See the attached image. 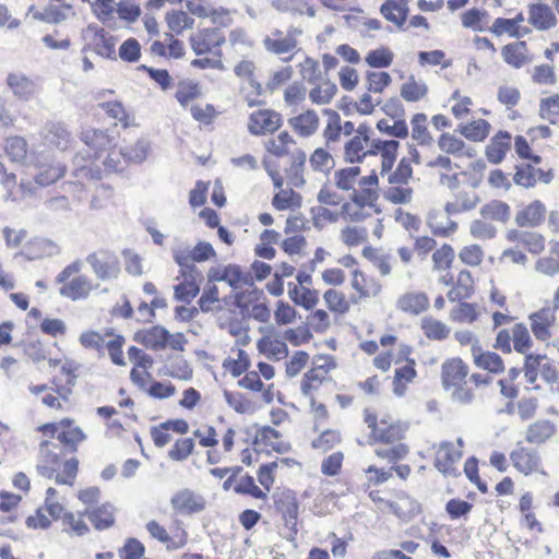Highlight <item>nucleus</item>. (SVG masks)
<instances>
[{
    "instance_id": "nucleus-32",
    "label": "nucleus",
    "mask_w": 559,
    "mask_h": 559,
    "mask_svg": "<svg viewBox=\"0 0 559 559\" xmlns=\"http://www.w3.org/2000/svg\"><path fill=\"white\" fill-rule=\"evenodd\" d=\"M171 360L169 366H167V371L165 374L175 378L188 381L192 378L193 371L189 366L188 361L182 356H171L169 357Z\"/></svg>"
},
{
    "instance_id": "nucleus-3",
    "label": "nucleus",
    "mask_w": 559,
    "mask_h": 559,
    "mask_svg": "<svg viewBox=\"0 0 559 559\" xmlns=\"http://www.w3.org/2000/svg\"><path fill=\"white\" fill-rule=\"evenodd\" d=\"M282 117L274 110H258L250 115L248 130L253 135L273 133L280 129Z\"/></svg>"
},
{
    "instance_id": "nucleus-18",
    "label": "nucleus",
    "mask_w": 559,
    "mask_h": 559,
    "mask_svg": "<svg viewBox=\"0 0 559 559\" xmlns=\"http://www.w3.org/2000/svg\"><path fill=\"white\" fill-rule=\"evenodd\" d=\"M81 140L96 152L105 151L115 145V136L106 131L98 129H88L82 132Z\"/></svg>"
},
{
    "instance_id": "nucleus-17",
    "label": "nucleus",
    "mask_w": 559,
    "mask_h": 559,
    "mask_svg": "<svg viewBox=\"0 0 559 559\" xmlns=\"http://www.w3.org/2000/svg\"><path fill=\"white\" fill-rule=\"evenodd\" d=\"M428 306L429 299L425 293H407L397 299V308L412 314L424 312Z\"/></svg>"
},
{
    "instance_id": "nucleus-4",
    "label": "nucleus",
    "mask_w": 559,
    "mask_h": 559,
    "mask_svg": "<svg viewBox=\"0 0 559 559\" xmlns=\"http://www.w3.org/2000/svg\"><path fill=\"white\" fill-rule=\"evenodd\" d=\"M170 332L163 325H154L150 329L139 330L133 335V341L152 350L165 349L168 345Z\"/></svg>"
},
{
    "instance_id": "nucleus-52",
    "label": "nucleus",
    "mask_w": 559,
    "mask_h": 559,
    "mask_svg": "<svg viewBox=\"0 0 559 559\" xmlns=\"http://www.w3.org/2000/svg\"><path fill=\"white\" fill-rule=\"evenodd\" d=\"M194 449V441L191 438L179 439L175 442L168 452V456L173 461L186 460Z\"/></svg>"
},
{
    "instance_id": "nucleus-13",
    "label": "nucleus",
    "mask_w": 559,
    "mask_h": 559,
    "mask_svg": "<svg viewBox=\"0 0 559 559\" xmlns=\"http://www.w3.org/2000/svg\"><path fill=\"white\" fill-rule=\"evenodd\" d=\"M546 216V206L539 200L530 203L525 209L519 211L515 215V223L519 227H537Z\"/></svg>"
},
{
    "instance_id": "nucleus-27",
    "label": "nucleus",
    "mask_w": 559,
    "mask_h": 559,
    "mask_svg": "<svg viewBox=\"0 0 559 559\" xmlns=\"http://www.w3.org/2000/svg\"><path fill=\"white\" fill-rule=\"evenodd\" d=\"M46 140L61 151H66L71 143V133L61 122L48 127Z\"/></svg>"
},
{
    "instance_id": "nucleus-10",
    "label": "nucleus",
    "mask_w": 559,
    "mask_h": 559,
    "mask_svg": "<svg viewBox=\"0 0 559 559\" xmlns=\"http://www.w3.org/2000/svg\"><path fill=\"white\" fill-rule=\"evenodd\" d=\"M513 466L524 475L537 472L540 465V456L536 450L520 447L510 453Z\"/></svg>"
},
{
    "instance_id": "nucleus-41",
    "label": "nucleus",
    "mask_w": 559,
    "mask_h": 559,
    "mask_svg": "<svg viewBox=\"0 0 559 559\" xmlns=\"http://www.w3.org/2000/svg\"><path fill=\"white\" fill-rule=\"evenodd\" d=\"M407 428L408 426L403 423L390 425L386 428H381L374 440L382 443H392L403 439Z\"/></svg>"
},
{
    "instance_id": "nucleus-29",
    "label": "nucleus",
    "mask_w": 559,
    "mask_h": 559,
    "mask_svg": "<svg viewBox=\"0 0 559 559\" xmlns=\"http://www.w3.org/2000/svg\"><path fill=\"white\" fill-rule=\"evenodd\" d=\"M306 163V153L302 150H297L292 156V165L289 169H287V175L289 177L290 183L300 188L305 185L306 180L304 178V167Z\"/></svg>"
},
{
    "instance_id": "nucleus-11",
    "label": "nucleus",
    "mask_w": 559,
    "mask_h": 559,
    "mask_svg": "<svg viewBox=\"0 0 559 559\" xmlns=\"http://www.w3.org/2000/svg\"><path fill=\"white\" fill-rule=\"evenodd\" d=\"M7 84L20 100H29L37 92V84L22 72L9 73Z\"/></svg>"
},
{
    "instance_id": "nucleus-48",
    "label": "nucleus",
    "mask_w": 559,
    "mask_h": 559,
    "mask_svg": "<svg viewBox=\"0 0 559 559\" xmlns=\"http://www.w3.org/2000/svg\"><path fill=\"white\" fill-rule=\"evenodd\" d=\"M325 380V377L322 372L318 371V369H310L306 373H304L300 390L304 396H310V392L313 390H318L322 382Z\"/></svg>"
},
{
    "instance_id": "nucleus-44",
    "label": "nucleus",
    "mask_w": 559,
    "mask_h": 559,
    "mask_svg": "<svg viewBox=\"0 0 559 559\" xmlns=\"http://www.w3.org/2000/svg\"><path fill=\"white\" fill-rule=\"evenodd\" d=\"M27 144L21 136H12L7 140L5 152L13 162H23L27 158Z\"/></svg>"
},
{
    "instance_id": "nucleus-30",
    "label": "nucleus",
    "mask_w": 559,
    "mask_h": 559,
    "mask_svg": "<svg viewBox=\"0 0 559 559\" xmlns=\"http://www.w3.org/2000/svg\"><path fill=\"white\" fill-rule=\"evenodd\" d=\"M490 131V123L487 120L478 119L474 120L468 124L461 126L460 132L471 141H483L485 140Z\"/></svg>"
},
{
    "instance_id": "nucleus-46",
    "label": "nucleus",
    "mask_w": 559,
    "mask_h": 559,
    "mask_svg": "<svg viewBox=\"0 0 559 559\" xmlns=\"http://www.w3.org/2000/svg\"><path fill=\"white\" fill-rule=\"evenodd\" d=\"M377 129L393 138L405 139L408 135V127L402 118H397L393 126H390L388 120L381 119L377 122Z\"/></svg>"
},
{
    "instance_id": "nucleus-42",
    "label": "nucleus",
    "mask_w": 559,
    "mask_h": 559,
    "mask_svg": "<svg viewBox=\"0 0 559 559\" xmlns=\"http://www.w3.org/2000/svg\"><path fill=\"white\" fill-rule=\"evenodd\" d=\"M426 120L427 116L425 114H416L411 121L413 127L412 136L414 140L418 141L420 145H428L432 141V136L424 124Z\"/></svg>"
},
{
    "instance_id": "nucleus-24",
    "label": "nucleus",
    "mask_w": 559,
    "mask_h": 559,
    "mask_svg": "<svg viewBox=\"0 0 559 559\" xmlns=\"http://www.w3.org/2000/svg\"><path fill=\"white\" fill-rule=\"evenodd\" d=\"M91 289L90 281L84 276H78L60 288V295L71 300H79L86 298Z\"/></svg>"
},
{
    "instance_id": "nucleus-47",
    "label": "nucleus",
    "mask_w": 559,
    "mask_h": 559,
    "mask_svg": "<svg viewBox=\"0 0 559 559\" xmlns=\"http://www.w3.org/2000/svg\"><path fill=\"white\" fill-rule=\"evenodd\" d=\"M86 439V435L79 427L59 431L57 440L64 447H68L71 452H75L78 444Z\"/></svg>"
},
{
    "instance_id": "nucleus-8",
    "label": "nucleus",
    "mask_w": 559,
    "mask_h": 559,
    "mask_svg": "<svg viewBox=\"0 0 559 559\" xmlns=\"http://www.w3.org/2000/svg\"><path fill=\"white\" fill-rule=\"evenodd\" d=\"M531 329L538 341L550 338V326L555 323V309L545 307L530 314Z\"/></svg>"
},
{
    "instance_id": "nucleus-45",
    "label": "nucleus",
    "mask_w": 559,
    "mask_h": 559,
    "mask_svg": "<svg viewBox=\"0 0 559 559\" xmlns=\"http://www.w3.org/2000/svg\"><path fill=\"white\" fill-rule=\"evenodd\" d=\"M364 144L360 136L352 138L344 146V159L349 164H360L364 162L366 154L362 152Z\"/></svg>"
},
{
    "instance_id": "nucleus-16",
    "label": "nucleus",
    "mask_w": 559,
    "mask_h": 559,
    "mask_svg": "<svg viewBox=\"0 0 559 559\" xmlns=\"http://www.w3.org/2000/svg\"><path fill=\"white\" fill-rule=\"evenodd\" d=\"M511 134L508 131H499L486 147V157L492 164H500L510 150Z\"/></svg>"
},
{
    "instance_id": "nucleus-50",
    "label": "nucleus",
    "mask_w": 559,
    "mask_h": 559,
    "mask_svg": "<svg viewBox=\"0 0 559 559\" xmlns=\"http://www.w3.org/2000/svg\"><path fill=\"white\" fill-rule=\"evenodd\" d=\"M360 174V167L353 166V167H346L342 168L337 171H335V185L338 189L348 191L353 189L352 181L359 176Z\"/></svg>"
},
{
    "instance_id": "nucleus-34",
    "label": "nucleus",
    "mask_w": 559,
    "mask_h": 559,
    "mask_svg": "<svg viewBox=\"0 0 559 559\" xmlns=\"http://www.w3.org/2000/svg\"><path fill=\"white\" fill-rule=\"evenodd\" d=\"M427 93V85L425 83H417L414 75H411L408 82L404 83L401 87V96L409 103L418 102Z\"/></svg>"
},
{
    "instance_id": "nucleus-31",
    "label": "nucleus",
    "mask_w": 559,
    "mask_h": 559,
    "mask_svg": "<svg viewBox=\"0 0 559 559\" xmlns=\"http://www.w3.org/2000/svg\"><path fill=\"white\" fill-rule=\"evenodd\" d=\"M513 182L526 189L534 188L537 183L536 168L530 163L516 165Z\"/></svg>"
},
{
    "instance_id": "nucleus-6",
    "label": "nucleus",
    "mask_w": 559,
    "mask_h": 559,
    "mask_svg": "<svg viewBox=\"0 0 559 559\" xmlns=\"http://www.w3.org/2000/svg\"><path fill=\"white\" fill-rule=\"evenodd\" d=\"M171 506L183 514H194L205 509V499L190 489H182L171 498Z\"/></svg>"
},
{
    "instance_id": "nucleus-55",
    "label": "nucleus",
    "mask_w": 559,
    "mask_h": 559,
    "mask_svg": "<svg viewBox=\"0 0 559 559\" xmlns=\"http://www.w3.org/2000/svg\"><path fill=\"white\" fill-rule=\"evenodd\" d=\"M342 240L345 245L354 247L367 239L368 233L364 227L347 226L342 229Z\"/></svg>"
},
{
    "instance_id": "nucleus-5",
    "label": "nucleus",
    "mask_w": 559,
    "mask_h": 559,
    "mask_svg": "<svg viewBox=\"0 0 559 559\" xmlns=\"http://www.w3.org/2000/svg\"><path fill=\"white\" fill-rule=\"evenodd\" d=\"M453 443L445 441L440 444L437 452L435 466L436 468L445 476L456 477L460 475L454 464L462 457V451H455Z\"/></svg>"
},
{
    "instance_id": "nucleus-57",
    "label": "nucleus",
    "mask_w": 559,
    "mask_h": 559,
    "mask_svg": "<svg viewBox=\"0 0 559 559\" xmlns=\"http://www.w3.org/2000/svg\"><path fill=\"white\" fill-rule=\"evenodd\" d=\"M413 175L409 162L404 157L400 160L396 169L389 176L391 185H406Z\"/></svg>"
},
{
    "instance_id": "nucleus-26",
    "label": "nucleus",
    "mask_w": 559,
    "mask_h": 559,
    "mask_svg": "<svg viewBox=\"0 0 559 559\" xmlns=\"http://www.w3.org/2000/svg\"><path fill=\"white\" fill-rule=\"evenodd\" d=\"M381 14L396 26L402 27L407 19L408 7L399 5L395 0H386L380 8Z\"/></svg>"
},
{
    "instance_id": "nucleus-33",
    "label": "nucleus",
    "mask_w": 559,
    "mask_h": 559,
    "mask_svg": "<svg viewBox=\"0 0 559 559\" xmlns=\"http://www.w3.org/2000/svg\"><path fill=\"white\" fill-rule=\"evenodd\" d=\"M421 329L429 340L442 341L450 334V329L443 322L432 318H424Z\"/></svg>"
},
{
    "instance_id": "nucleus-9",
    "label": "nucleus",
    "mask_w": 559,
    "mask_h": 559,
    "mask_svg": "<svg viewBox=\"0 0 559 559\" xmlns=\"http://www.w3.org/2000/svg\"><path fill=\"white\" fill-rule=\"evenodd\" d=\"M225 43V37L221 35L219 28H205L198 35L190 36L191 48L195 55L207 53L213 47H218Z\"/></svg>"
},
{
    "instance_id": "nucleus-43",
    "label": "nucleus",
    "mask_w": 559,
    "mask_h": 559,
    "mask_svg": "<svg viewBox=\"0 0 559 559\" xmlns=\"http://www.w3.org/2000/svg\"><path fill=\"white\" fill-rule=\"evenodd\" d=\"M223 367L228 370L234 378H238L249 369V356L243 349H238V359H225Z\"/></svg>"
},
{
    "instance_id": "nucleus-20",
    "label": "nucleus",
    "mask_w": 559,
    "mask_h": 559,
    "mask_svg": "<svg viewBox=\"0 0 559 559\" xmlns=\"http://www.w3.org/2000/svg\"><path fill=\"white\" fill-rule=\"evenodd\" d=\"M290 126L302 136L312 135L319 127V117L314 110L308 109L306 112L289 119Z\"/></svg>"
},
{
    "instance_id": "nucleus-12",
    "label": "nucleus",
    "mask_w": 559,
    "mask_h": 559,
    "mask_svg": "<svg viewBox=\"0 0 559 559\" xmlns=\"http://www.w3.org/2000/svg\"><path fill=\"white\" fill-rule=\"evenodd\" d=\"M472 355L474 362L478 368L491 373H501L504 371L502 358L497 353L483 352L477 340H475V343L472 346Z\"/></svg>"
},
{
    "instance_id": "nucleus-36",
    "label": "nucleus",
    "mask_w": 559,
    "mask_h": 559,
    "mask_svg": "<svg viewBox=\"0 0 559 559\" xmlns=\"http://www.w3.org/2000/svg\"><path fill=\"white\" fill-rule=\"evenodd\" d=\"M66 174V167L61 164L49 165L43 168L35 175L34 179L38 186L47 187L55 183L57 180L62 178Z\"/></svg>"
},
{
    "instance_id": "nucleus-58",
    "label": "nucleus",
    "mask_w": 559,
    "mask_h": 559,
    "mask_svg": "<svg viewBox=\"0 0 559 559\" xmlns=\"http://www.w3.org/2000/svg\"><path fill=\"white\" fill-rule=\"evenodd\" d=\"M147 150L148 143L146 141H138L134 145L122 150L123 158L132 163L141 164L147 157Z\"/></svg>"
},
{
    "instance_id": "nucleus-61",
    "label": "nucleus",
    "mask_w": 559,
    "mask_h": 559,
    "mask_svg": "<svg viewBox=\"0 0 559 559\" xmlns=\"http://www.w3.org/2000/svg\"><path fill=\"white\" fill-rule=\"evenodd\" d=\"M487 15V11L472 8L462 14V25L466 28L483 32L484 27L480 25V21Z\"/></svg>"
},
{
    "instance_id": "nucleus-64",
    "label": "nucleus",
    "mask_w": 559,
    "mask_h": 559,
    "mask_svg": "<svg viewBox=\"0 0 559 559\" xmlns=\"http://www.w3.org/2000/svg\"><path fill=\"white\" fill-rule=\"evenodd\" d=\"M469 231L474 238L492 239L497 234V228L481 219H475L471 223Z\"/></svg>"
},
{
    "instance_id": "nucleus-1",
    "label": "nucleus",
    "mask_w": 559,
    "mask_h": 559,
    "mask_svg": "<svg viewBox=\"0 0 559 559\" xmlns=\"http://www.w3.org/2000/svg\"><path fill=\"white\" fill-rule=\"evenodd\" d=\"M274 504L282 514L285 527L289 531L287 540H295L298 530L297 520L299 514V503L296 495L290 489H284L274 495Z\"/></svg>"
},
{
    "instance_id": "nucleus-7",
    "label": "nucleus",
    "mask_w": 559,
    "mask_h": 559,
    "mask_svg": "<svg viewBox=\"0 0 559 559\" xmlns=\"http://www.w3.org/2000/svg\"><path fill=\"white\" fill-rule=\"evenodd\" d=\"M467 374L468 366L461 358H451L442 364L441 379L445 390L465 383Z\"/></svg>"
},
{
    "instance_id": "nucleus-25",
    "label": "nucleus",
    "mask_w": 559,
    "mask_h": 559,
    "mask_svg": "<svg viewBox=\"0 0 559 559\" xmlns=\"http://www.w3.org/2000/svg\"><path fill=\"white\" fill-rule=\"evenodd\" d=\"M479 213L486 219L507 223L511 216V209L503 201L492 200L483 205Z\"/></svg>"
},
{
    "instance_id": "nucleus-19",
    "label": "nucleus",
    "mask_w": 559,
    "mask_h": 559,
    "mask_svg": "<svg viewBox=\"0 0 559 559\" xmlns=\"http://www.w3.org/2000/svg\"><path fill=\"white\" fill-rule=\"evenodd\" d=\"M174 261L180 266V276L185 280H197L201 276V272L195 266L193 259L189 258V248L180 249L174 248Z\"/></svg>"
},
{
    "instance_id": "nucleus-60",
    "label": "nucleus",
    "mask_w": 559,
    "mask_h": 559,
    "mask_svg": "<svg viewBox=\"0 0 559 559\" xmlns=\"http://www.w3.org/2000/svg\"><path fill=\"white\" fill-rule=\"evenodd\" d=\"M34 19L49 24H59L67 20L64 11L56 5H49L41 12H36Z\"/></svg>"
},
{
    "instance_id": "nucleus-51",
    "label": "nucleus",
    "mask_w": 559,
    "mask_h": 559,
    "mask_svg": "<svg viewBox=\"0 0 559 559\" xmlns=\"http://www.w3.org/2000/svg\"><path fill=\"white\" fill-rule=\"evenodd\" d=\"M367 91L369 93H381L392 82L388 72H367Z\"/></svg>"
},
{
    "instance_id": "nucleus-35",
    "label": "nucleus",
    "mask_w": 559,
    "mask_h": 559,
    "mask_svg": "<svg viewBox=\"0 0 559 559\" xmlns=\"http://www.w3.org/2000/svg\"><path fill=\"white\" fill-rule=\"evenodd\" d=\"M512 341L514 350L525 354L533 345L528 329L524 323H516L512 328Z\"/></svg>"
},
{
    "instance_id": "nucleus-2",
    "label": "nucleus",
    "mask_w": 559,
    "mask_h": 559,
    "mask_svg": "<svg viewBox=\"0 0 559 559\" xmlns=\"http://www.w3.org/2000/svg\"><path fill=\"white\" fill-rule=\"evenodd\" d=\"M86 261L100 281L114 280L120 274V262L114 252L106 250L93 252L87 255Z\"/></svg>"
},
{
    "instance_id": "nucleus-40",
    "label": "nucleus",
    "mask_w": 559,
    "mask_h": 559,
    "mask_svg": "<svg viewBox=\"0 0 559 559\" xmlns=\"http://www.w3.org/2000/svg\"><path fill=\"white\" fill-rule=\"evenodd\" d=\"M174 297L178 301L190 304L191 300L197 297L200 293V287L197 284V280H185L175 286Z\"/></svg>"
},
{
    "instance_id": "nucleus-21",
    "label": "nucleus",
    "mask_w": 559,
    "mask_h": 559,
    "mask_svg": "<svg viewBox=\"0 0 559 559\" xmlns=\"http://www.w3.org/2000/svg\"><path fill=\"white\" fill-rule=\"evenodd\" d=\"M474 293L473 277L469 271L463 270L457 276L456 287L450 289L447 294L451 302L461 301L462 299L471 298Z\"/></svg>"
},
{
    "instance_id": "nucleus-38",
    "label": "nucleus",
    "mask_w": 559,
    "mask_h": 559,
    "mask_svg": "<svg viewBox=\"0 0 559 559\" xmlns=\"http://www.w3.org/2000/svg\"><path fill=\"white\" fill-rule=\"evenodd\" d=\"M367 64L371 68L382 69L391 66L393 61V52L386 48L381 47L370 50L365 58Z\"/></svg>"
},
{
    "instance_id": "nucleus-62",
    "label": "nucleus",
    "mask_w": 559,
    "mask_h": 559,
    "mask_svg": "<svg viewBox=\"0 0 559 559\" xmlns=\"http://www.w3.org/2000/svg\"><path fill=\"white\" fill-rule=\"evenodd\" d=\"M276 306L274 317L278 325L289 324L296 319L298 312L288 302L278 300Z\"/></svg>"
},
{
    "instance_id": "nucleus-23",
    "label": "nucleus",
    "mask_w": 559,
    "mask_h": 559,
    "mask_svg": "<svg viewBox=\"0 0 559 559\" xmlns=\"http://www.w3.org/2000/svg\"><path fill=\"white\" fill-rule=\"evenodd\" d=\"M555 431V426L550 420H537L528 426L525 439L528 443L540 444L548 440Z\"/></svg>"
},
{
    "instance_id": "nucleus-56",
    "label": "nucleus",
    "mask_w": 559,
    "mask_h": 559,
    "mask_svg": "<svg viewBox=\"0 0 559 559\" xmlns=\"http://www.w3.org/2000/svg\"><path fill=\"white\" fill-rule=\"evenodd\" d=\"M323 298L328 305V308L331 311H338L341 313H344L349 308L348 304L345 300L344 294L340 293L335 289H332V288L328 289L324 293Z\"/></svg>"
},
{
    "instance_id": "nucleus-37",
    "label": "nucleus",
    "mask_w": 559,
    "mask_h": 559,
    "mask_svg": "<svg viewBox=\"0 0 559 559\" xmlns=\"http://www.w3.org/2000/svg\"><path fill=\"white\" fill-rule=\"evenodd\" d=\"M63 455L62 447L59 443L45 440L39 444L40 461L60 466V459Z\"/></svg>"
},
{
    "instance_id": "nucleus-15",
    "label": "nucleus",
    "mask_w": 559,
    "mask_h": 559,
    "mask_svg": "<svg viewBox=\"0 0 559 559\" xmlns=\"http://www.w3.org/2000/svg\"><path fill=\"white\" fill-rule=\"evenodd\" d=\"M528 22L538 31H547L556 25L557 19L547 4L535 3L530 5Z\"/></svg>"
},
{
    "instance_id": "nucleus-49",
    "label": "nucleus",
    "mask_w": 559,
    "mask_h": 559,
    "mask_svg": "<svg viewBox=\"0 0 559 559\" xmlns=\"http://www.w3.org/2000/svg\"><path fill=\"white\" fill-rule=\"evenodd\" d=\"M234 490L236 493L249 495L255 499L266 498V495L255 485L253 477L249 474L240 479V483L234 487Z\"/></svg>"
},
{
    "instance_id": "nucleus-22",
    "label": "nucleus",
    "mask_w": 559,
    "mask_h": 559,
    "mask_svg": "<svg viewBox=\"0 0 559 559\" xmlns=\"http://www.w3.org/2000/svg\"><path fill=\"white\" fill-rule=\"evenodd\" d=\"M390 511L403 521L412 520L420 511V506L409 497H402L399 501L386 502Z\"/></svg>"
},
{
    "instance_id": "nucleus-39",
    "label": "nucleus",
    "mask_w": 559,
    "mask_h": 559,
    "mask_svg": "<svg viewBox=\"0 0 559 559\" xmlns=\"http://www.w3.org/2000/svg\"><path fill=\"white\" fill-rule=\"evenodd\" d=\"M263 45L267 51L274 55H283L294 50L297 46V40L294 37L273 39L266 36L263 40Z\"/></svg>"
},
{
    "instance_id": "nucleus-63",
    "label": "nucleus",
    "mask_w": 559,
    "mask_h": 559,
    "mask_svg": "<svg viewBox=\"0 0 559 559\" xmlns=\"http://www.w3.org/2000/svg\"><path fill=\"white\" fill-rule=\"evenodd\" d=\"M438 146L448 154H457L464 148L465 143L453 134L442 133L439 138Z\"/></svg>"
},
{
    "instance_id": "nucleus-14",
    "label": "nucleus",
    "mask_w": 559,
    "mask_h": 559,
    "mask_svg": "<svg viewBox=\"0 0 559 559\" xmlns=\"http://www.w3.org/2000/svg\"><path fill=\"white\" fill-rule=\"evenodd\" d=\"M115 507L109 503H103L96 508H88L85 511L88 520L97 531H104L115 524Z\"/></svg>"
},
{
    "instance_id": "nucleus-28",
    "label": "nucleus",
    "mask_w": 559,
    "mask_h": 559,
    "mask_svg": "<svg viewBox=\"0 0 559 559\" xmlns=\"http://www.w3.org/2000/svg\"><path fill=\"white\" fill-rule=\"evenodd\" d=\"M166 23L168 28L177 35L182 34L185 29H191L194 26V19L181 10H171L166 13Z\"/></svg>"
},
{
    "instance_id": "nucleus-53",
    "label": "nucleus",
    "mask_w": 559,
    "mask_h": 559,
    "mask_svg": "<svg viewBox=\"0 0 559 559\" xmlns=\"http://www.w3.org/2000/svg\"><path fill=\"white\" fill-rule=\"evenodd\" d=\"M119 57L126 62H135L141 57V46L135 38L124 40L119 47Z\"/></svg>"
},
{
    "instance_id": "nucleus-54",
    "label": "nucleus",
    "mask_w": 559,
    "mask_h": 559,
    "mask_svg": "<svg viewBox=\"0 0 559 559\" xmlns=\"http://www.w3.org/2000/svg\"><path fill=\"white\" fill-rule=\"evenodd\" d=\"M144 552V545L139 539L130 537L119 550V556L121 559H140Z\"/></svg>"
},
{
    "instance_id": "nucleus-59",
    "label": "nucleus",
    "mask_w": 559,
    "mask_h": 559,
    "mask_svg": "<svg viewBox=\"0 0 559 559\" xmlns=\"http://www.w3.org/2000/svg\"><path fill=\"white\" fill-rule=\"evenodd\" d=\"M453 259L454 250L448 243H444L440 249L436 250L432 254V261L435 263V269L437 270L449 269L451 266Z\"/></svg>"
}]
</instances>
